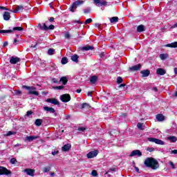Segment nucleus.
<instances>
[{
  "label": "nucleus",
  "instance_id": "obj_64",
  "mask_svg": "<svg viewBox=\"0 0 177 177\" xmlns=\"http://www.w3.org/2000/svg\"><path fill=\"white\" fill-rule=\"evenodd\" d=\"M174 73L175 74H177V68H174Z\"/></svg>",
  "mask_w": 177,
  "mask_h": 177
},
{
  "label": "nucleus",
  "instance_id": "obj_34",
  "mask_svg": "<svg viewBox=\"0 0 177 177\" xmlns=\"http://www.w3.org/2000/svg\"><path fill=\"white\" fill-rule=\"evenodd\" d=\"M68 62V59H67V57H64L62 58V60H61L62 64H67Z\"/></svg>",
  "mask_w": 177,
  "mask_h": 177
},
{
  "label": "nucleus",
  "instance_id": "obj_39",
  "mask_svg": "<svg viewBox=\"0 0 177 177\" xmlns=\"http://www.w3.org/2000/svg\"><path fill=\"white\" fill-rule=\"evenodd\" d=\"M10 164H16L17 162V160L15 158H12L10 160Z\"/></svg>",
  "mask_w": 177,
  "mask_h": 177
},
{
  "label": "nucleus",
  "instance_id": "obj_62",
  "mask_svg": "<svg viewBox=\"0 0 177 177\" xmlns=\"http://www.w3.org/2000/svg\"><path fill=\"white\" fill-rule=\"evenodd\" d=\"M88 96H92V91H88Z\"/></svg>",
  "mask_w": 177,
  "mask_h": 177
},
{
  "label": "nucleus",
  "instance_id": "obj_58",
  "mask_svg": "<svg viewBox=\"0 0 177 177\" xmlns=\"http://www.w3.org/2000/svg\"><path fill=\"white\" fill-rule=\"evenodd\" d=\"M73 23H78L79 24H82V21H77V20L73 21Z\"/></svg>",
  "mask_w": 177,
  "mask_h": 177
},
{
  "label": "nucleus",
  "instance_id": "obj_60",
  "mask_svg": "<svg viewBox=\"0 0 177 177\" xmlns=\"http://www.w3.org/2000/svg\"><path fill=\"white\" fill-rule=\"evenodd\" d=\"M0 9H1L2 10H8V9H6V8L3 6H0Z\"/></svg>",
  "mask_w": 177,
  "mask_h": 177
},
{
  "label": "nucleus",
  "instance_id": "obj_28",
  "mask_svg": "<svg viewBox=\"0 0 177 177\" xmlns=\"http://www.w3.org/2000/svg\"><path fill=\"white\" fill-rule=\"evenodd\" d=\"M78 57H80L78 55L75 54L74 55L71 57V59L72 62H75V63H77L78 62Z\"/></svg>",
  "mask_w": 177,
  "mask_h": 177
},
{
  "label": "nucleus",
  "instance_id": "obj_49",
  "mask_svg": "<svg viewBox=\"0 0 177 177\" xmlns=\"http://www.w3.org/2000/svg\"><path fill=\"white\" fill-rule=\"evenodd\" d=\"M65 37H66L67 39H70V38H71L70 33L66 32Z\"/></svg>",
  "mask_w": 177,
  "mask_h": 177
},
{
  "label": "nucleus",
  "instance_id": "obj_46",
  "mask_svg": "<svg viewBox=\"0 0 177 177\" xmlns=\"http://www.w3.org/2000/svg\"><path fill=\"white\" fill-rule=\"evenodd\" d=\"M91 175L93 176H97V171H96V170H93L91 172Z\"/></svg>",
  "mask_w": 177,
  "mask_h": 177
},
{
  "label": "nucleus",
  "instance_id": "obj_56",
  "mask_svg": "<svg viewBox=\"0 0 177 177\" xmlns=\"http://www.w3.org/2000/svg\"><path fill=\"white\" fill-rule=\"evenodd\" d=\"M94 3H95V5L98 4V6H99L100 3V0H94Z\"/></svg>",
  "mask_w": 177,
  "mask_h": 177
},
{
  "label": "nucleus",
  "instance_id": "obj_33",
  "mask_svg": "<svg viewBox=\"0 0 177 177\" xmlns=\"http://www.w3.org/2000/svg\"><path fill=\"white\" fill-rule=\"evenodd\" d=\"M168 140H170L171 142H173L175 143L177 140V138L176 136H169L167 138Z\"/></svg>",
  "mask_w": 177,
  "mask_h": 177
},
{
  "label": "nucleus",
  "instance_id": "obj_6",
  "mask_svg": "<svg viewBox=\"0 0 177 177\" xmlns=\"http://www.w3.org/2000/svg\"><path fill=\"white\" fill-rule=\"evenodd\" d=\"M82 3H84V1H75L71 7V12H75V9H77V6L82 5Z\"/></svg>",
  "mask_w": 177,
  "mask_h": 177
},
{
  "label": "nucleus",
  "instance_id": "obj_32",
  "mask_svg": "<svg viewBox=\"0 0 177 177\" xmlns=\"http://www.w3.org/2000/svg\"><path fill=\"white\" fill-rule=\"evenodd\" d=\"M159 57L161 60H165V59H168V54H160Z\"/></svg>",
  "mask_w": 177,
  "mask_h": 177
},
{
  "label": "nucleus",
  "instance_id": "obj_27",
  "mask_svg": "<svg viewBox=\"0 0 177 177\" xmlns=\"http://www.w3.org/2000/svg\"><path fill=\"white\" fill-rule=\"evenodd\" d=\"M42 122H44V120L41 119H37L35 122V125L37 127H41V125H42Z\"/></svg>",
  "mask_w": 177,
  "mask_h": 177
},
{
  "label": "nucleus",
  "instance_id": "obj_7",
  "mask_svg": "<svg viewBox=\"0 0 177 177\" xmlns=\"http://www.w3.org/2000/svg\"><path fill=\"white\" fill-rule=\"evenodd\" d=\"M12 171L7 169L6 167L0 166V175H10Z\"/></svg>",
  "mask_w": 177,
  "mask_h": 177
},
{
  "label": "nucleus",
  "instance_id": "obj_35",
  "mask_svg": "<svg viewBox=\"0 0 177 177\" xmlns=\"http://www.w3.org/2000/svg\"><path fill=\"white\" fill-rule=\"evenodd\" d=\"M111 23H117L118 21V17H113L110 19Z\"/></svg>",
  "mask_w": 177,
  "mask_h": 177
},
{
  "label": "nucleus",
  "instance_id": "obj_36",
  "mask_svg": "<svg viewBox=\"0 0 177 177\" xmlns=\"http://www.w3.org/2000/svg\"><path fill=\"white\" fill-rule=\"evenodd\" d=\"M107 5V1L106 0H102L100 1L99 6H106Z\"/></svg>",
  "mask_w": 177,
  "mask_h": 177
},
{
  "label": "nucleus",
  "instance_id": "obj_52",
  "mask_svg": "<svg viewBox=\"0 0 177 177\" xmlns=\"http://www.w3.org/2000/svg\"><path fill=\"white\" fill-rule=\"evenodd\" d=\"M15 95H21V91H15Z\"/></svg>",
  "mask_w": 177,
  "mask_h": 177
},
{
  "label": "nucleus",
  "instance_id": "obj_24",
  "mask_svg": "<svg viewBox=\"0 0 177 177\" xmlns=\"http://www.w3.org/2000/svg\"><path fill=\"white\" fill-rule=\"evenodd\" d=\"M59 82H62L63 85H66L67 82H68V79H67L66 76L62 77L59 80Z\"/></svg>",
  "mask_w": 177,
  "mask_h": 177
},
{
  "label": "nucleus",
  "instance_id": "obj_59",
  "mask_svg": "<svg viewBox=\"0 0 177 177\" xmlns=\"http://www.w3.org/2000/svg\"><path fill=\"white\" fill-rule=\"evenodd\" d=\"M49 21H50L51 23L53 22V21H55V18H54V17H50V18L49 19Z\"/></svg>",
  "mask_w": 177,
  "mask_h": 177
},
{
  "label": "nucleus",
  "instance_id": "obj_3",
  "mask_svg": "<svg viewBox=\"0 0 177 177\" xmlns=\"http://www.w3.org/2000/svg\"><path fill=\"white\" fill-rule=\"evenodd\" d=\"M24 30L23 27L17 26L14 27L12 30H0V34H10L13 31H23Z\"/></svg>",
  "mask_w": 177,
  "mask_h": 177
},
{
  "label": "nucleus",
  "instance_id": "obj_51",
  "mask_svg": "<svg viewBox=\"0 0 177 177\" xmlns=\"http://www.w3.org/2000/svg\"><path fill=\"white\" fill-rule=\"evenodd\" d=\"M51 153H52L53 156H56V155L59 154V151H52Z\"/></svg>",
  "mask_w": 177,
  "mask_h": 177
},
{
  "label": "nucleus",
  "instance_id": "obj_26",
  "mask_svg": "<svg viewBox=\"0 0 177 177\" xmlns=\"http://www.w3.org/2000/svg\"><path fill=\"white\" fill-rule=\"evenodd\" d=\"M166 48H177V41L165 45Z\"/></svg>",
  "mask_w": 177,
  "mask_h": 177
},
{
  "label": "nucleus",
  "instance_id": "obj_25",
  "mask_svg": "<svg viewBox=\"0 0 177 177\" xmlns=\"http://www.w3.org/2000/svg\"><path fill=\"white\" fill-rule=\"evenodd\" d=\"M89 81L91 84H96V81H97V76L96 75L91 76L90 77Z\"/></svg>",
  "mask_w": 177,
  "mask_h": 177
},
{
  "label": "nucleus",
  "instance_id": "obj_18",
  "mask_svg": "<svg viewBox=\"0 0 177 177\" xmlns=\"http://www.w3.org/2000/svg\"><path fill=\"white\" fill-rule=\"evenodd\" d=\"M23 9H24L23 6H17L15 9L12 11V13H19V12H21Z\"/></svg>",
  "mask_w": 177,
  "mask_h": 177
},
{
  "label": "nucleus",
  "instance_id": "obj_45",
  "mask_svg": "<svg viewBox=\"0 0 177 177\" xmlns=\"http://www.w3.org/2000/svg\"><path fill=\"white\" fill-rule=\"evenodd\" d=\"M154 150H155V149L153 148V147H147V151H149V153H151V152L154 151Z\"/></svg>",
  "mask_w": 177,
  "mask_h": 177
},
{
  "label": "nucleus",
  "instance_id": "obj_11",
  "mask_svg": "<svg viewBox=\"0 0 177 177\" xmlns=\"http://www.w3.org/2000/svg\"><path fill=\"white\" fill-rule=\"evenodd\" d=\"M135 156H137L138 157H142V152L140 150H134L130 154V157H135Z\"/></svg>",
  "mask_w": 177,
  "mask_h": 177
},
{
  "label": "nucleus",
  "instance_id": "obj_20",
  "mask_svg": "<svg viewBox=\"0 0 177 177\" xmlns=\"http://www.w3.org/2000/svg\"><path fill=\"white\" fill-rule=\"evenodd\" d=\"M82 110H84L85 109L86 110H91V105L88 103H83L82 104V106L80 108Z\"/></svg>",
  "mask_w": 177,
  "mask_h": 177
},
{
  "label": "nucleus",
  "instance_id": "obj_43",
  "mask_svg": "<svg viewBox=\"0 0 177 177\" xmlns=\"http://www.w3.org/2000/svg\"><path fill=\"white\" fill-rule=\"evenodd\" d=\"M93 20L92 19L89 18V19H87L85 22H84V24H89L90 23H92Z\"/></svg>",
  "mask_w": 177,
  "mask_h": 177
},
{
  "label": "nucleus",
  "instance_id": "obj_10",
  "mask_svg": "<svg viewBox=\"0 0 177 177\" xmlns=\"http://www.w3.org/2000/svg\"><path fill=\"white\" fill-rule=\"evenodd\" d=\"M24 172L28 175L29 176H34V174H35V169H25Z\"/></svg>",
  "mask_w": 177,
  "mask_h": 177
},
{
  "label": "nucleus",
  "instance_id": "obj_15",
  "mask_svg": "<svg viewBox=\"0 0 177 177\" xmlns=\"http://www.w3.org/2000/svg\"><path fill=\"white\" fill-rule=\"evenodd\" d=\"M44 111H48V113H51L54 114V113H56V111H55V109L49 106H44Z\"/></svg>",
  "mask_w": 177,
  "mask_h": 177
},
{
  "label": "nucleus",
  "instance_id": "obj_57",
  "mask_svg": "<svg viewBox=\"0 0 177 177\" xmlns=\"http://www.w3.org/2000/svg\"><path fill=\"white\" fill-rule=\"evenodd\" d=\"M170 153L171 154H177V149L172 150Z\"/></svg>",
  "mask_w": 177,
  "mask_h": 177
},
{
  "label": "nucleus",
  "instance_id": "obj_23",
  "mask_svg": "<svg viewBox=\"0 0 177 177\" xmlns=\"http://www.w3.org/2000/svg\"><path fill=\"white\" fill-rule=\"evenodd\" d=\"M3 17L4 20L8 21V20L10 19V13H9V12H5L3 15Z\"/></svg>",
  "mask_w": 177,
  "mask_h": 177
},
{
  "label": "nucleus",
  "instance_id": "obj_40",
  "mask_svg": "<svg viewBox=\"0 0 177 177\" xmlns=\"http://www.w3.org/2000/svg\"><path fill=\"white\" fill-rule=\"evenodd\" d=\"M42 171L44 173L49 172L50 171V167H44Z\"/></svg>",
  "mask_w": 177,
  "mask_h": 177
},
{
  "label": "nucleus",
  "instance_id": "obj_61",
  "mask_svg": "<svg viewBox=\"0 0 177 177\" xmlns=\"http://www.w3.org/2000/svg\"><path fill=\"white\" fill-rule=\"evenodd\" d=\"M3 46H8V41H5Z\"/></svg>",
  "mask_w": 177,
  "mask_h": 177
},
{
  "label": "nucleus",
  "instance_id": "obj_50",
  "mask_svg": "<svg viewBox=\"0 0 177 177\" xmlns=\"http://www.w3.org/2000/svg\"><path fill=\"white\" fill-rule=\"evenodd\" d=\"M31 114H32V111H28L26 112L27 117H30L31 115Z\"/></svg>",
  "mask_w": 177,
  "mask_h": 177
},
{
  "label": "nucleus",
  "instance_id": "obj_8",
  "mask_svg": "<svg viewBox=\"0 0 177 177\" xmlns=\"http://www.w3.org/2000/svg\"><path fill=\"white\" fill-rule=\"evenodd\" d=\"M60 99L62 102H64V103H67V102H70L71 100V97L69 94H64L61 95Z\"/></svg>",
  "mask_w": 177,
  "mask_h": 177
},
{
  "label": "nucleus",
  "instance_id": "obj_19",
  "mask_svg": "<svg viewBox=\"0 0 177 177\" xmlns=\"http://www.w3.org/2000/svg\"><path fill=\"white\" fill-rule=\"evenodd\" d=\"M140 67H142V65L140 64H138L136 66H131L130 68L131 71H138V70H140Z\"/></svg>",
  "mask_w": 177,
  "mask_h": 177
},
{
  "label": "nucleus",
  "instance_id": "obj_2",
  "mask_svg": "<svg viewBox=\"0 0 177 177\" xmlns=\"http://www.w3.org/2000/svg\"><path fill=\"white\" fill-rule=\"evenodd\" d=\"M24 89L28 91V95H35V96H39V93L37 91V88L34 86H23Z\"/></svg>",
  "mask_w": 177,
  "mask_h": 177
},
{
  "label": "nucleus",
  "instance_id": "obj_9",
  "mask_svg": "<svg viewBox=\"0 0 177 177\" xmlns=\"http://www.w3.org/2000/svg\"><path fill=\"white\" fill-rule=\"evenodd\" d=\"M97 154H99V151L97 149L91 151L87 153V158H94V157H96Z\"/></svg>",
  "mask_w": 177,
  "mask_h": 177
},
{
  "label": "nucleus",
  "instance_id": "obj_63",
  "mask_svg": "<svg viewBox=\"0 0 177 177\" xmlns=\"http://www.w3.org/2000/svg\"><path fill=\"white\" fill-rule=\"evenodd\" d=\"M50 175L52 177L55 176V172H51Z\"/></svg>",
  "mask_w": 177,
  "mask_h": 177
},
{
  "label": "nucleus",
  "instance_id": "obj_30",
  "mask_svg": "<svg viewBox=\"0 0 177 177\" xmlns=\"http://www.w3.org/2000/svg\"><path fill=\"white\" fill-rule=\"evenodd\" d=\"M93 49V46H85L82 47V50H92Z\"/></svg>",
  "mask_w": 177,
  "mask_h": 177
},
{
  "label": "nucleus",
  "instance_id": "obj_4",
  "mask_svg": "<svg viewBox=\"0 0 177 177\" xmlns=\"http://www.w3.org/2000/svg\"><path fill=\"white\" fill-rule=\"evenodd\" d=\"M46 24H48V21L43 24H39V30H43L44 31H48V30H55V26L50 25L48 26Z\"/></svg>",
  "mask_w": 177,
  "mask_h": 177
},
{
  "label": "nucleus",
  "instance_id": "obj_47",
  "mask_svg": "<svg viewBox=\"0 0 177 177\" xmlns=\"http://www.w3.org/2000/svg\"><path fill=\"white\" fill-rule=\"evenodd\" d=\"M86 129L85 127H79L77 129V131H80V132H84Z\"/></svg>",
  "mask_w": 177,
  "mask_h": 177
},
{
  "label": "nucleus",
  "instance_id": "obj_13",
  "mask_svg": "<svg viewBox=\"0 0 177 177\" xmlns=\"http://www.w3.org/2000/svg\"><path fill=\"white\" fill-rule=\"evenodd\" d=\"M38 138L39 137L35 136H26L25 140L27 142H32V140H35V139H38Z\"/></svg>",
  "mask_w": 177,
  "mask_h": 177
},
{
  "label": "nucleus",
  "instance_id": "obj_12",
  "mask_svg": "<svg viewBox=\"0 0 177 177\" xmlns=\"http://www.w3.org/2000/svg\"><path fill=\"white\" fill-rule=\"evenodd\" d=\"M46 102H47V103H52V104H59V101L56 98H48Z\"/></svg>",
  "mask_w": 177,
  "mask_h": 177
},
{
  "label": "nucleus",
  "instance_id": "obj_16",
  "mask_svg": "<svg viewBox=\"0 0 177 177\" xmlns=\"http://www.w3.org/2000/svg\"><path fill=\"white\" fill-rule=\"evenodd\" d=\"M156 74H158V75H164L167 74V71L161 68H159L156 70Z\"/></svg>",
  "mask_w": 177,
  "mask_h": 177
},
{
  "label": "nucleus",
  "instance_id": "obj_29",
  "mask_svg": "<svg viewBox=\"0 0 177 177\" xmlns=\"http://www.w3.org/2000/svg\"><path fill=\"white\" fill-rule=\"evenodd\" d=\"M137 31L138 32H143L145 31V26L143 25H140L137 27Z\"/></svg>",
  "mask_w": 177,
  "mask_h": 177
},
{
  "label": "nucleus",
  "instance_id": "obj_5",
  "mask_svg": "<svg viewBox=\"0 0 177 177\" xmlns=\"http://www.w3.org/2000/svg\"><path fill=\"white\" fill-rule=\"evenodd\" d=\"M147 140L149 142H151L152 143H156V145H160L162 146H164V145H165V142H164V141L156 138H148Z\"/></svg>",
  "mask_w": 177,
  "mask_h": 177
},
{
  "label": "nucleus",
  "instance_id": "obj_53",
  "mask_svg": "<svg viewBox=\"0 0 177 177\" xmlns=\"http://www.w3.org/2000/svg\"><path fill=\"white\" fill-rule=\"evenodd\" d=\"M52 82H53L54 84H57V82H59V81H58L56 78H53V79H52Z\"/></svg>",
  "mask_w": 177,
  "mask_h": 177
},
{
  "label": "nucleus",
  "instance_id": "obj_22",
  "mask_svg": "<svg viewBox=\"0 0 177 177\" xmlns=\"http://www.w3.org/2000/svg\"><path fill=\"white\" fill-rule=\"evenodd\" d=\"M70 149H71V145L70 144L65 145L62 148V151H68Z\"/></svg>",
  "mask_w": 177,
  "mask_h": 177
},
{
  "label": "nucleus",
  "instance_id": "obj_44",
  "mask_svg": "<svg viewBox=\"0 0 177 177\" xmlns=\"http://www.w3.org/2000/svg\"><path fill=\"white\" fill-rule=\"evenodd\" d=\"M122 77H118V78H117V83L118 84H121L122 82Z\"/></svg>",
  "mask_w": 177,
  "mask_h": 177
},
{
  "label": "nucleus",
  "instance_id": "obj_54",
  "mask_svg": "<svg viewBox=\"0 0 177 177\" xmlns=\"http://www.w3.org/2000/svg\"><path fill=\"white\" fill-rule=\"evenodd\" d=\"M95 27H97V28H99V29H100L102 27V25L100 24H95Z\"/></svg>",
  "mask_w": 177,
  "mask_h": 177
},
{
  "label": "nucleus",
  "instance_id": "obj_31",
  "mask_svg": "<svg viewBox=\"0 0 177 177\" xmlns=\"http://www.w3.org/2000/svg\"><path fill=\"white\" fill-rule=\"evenodd\" d=\"M113 172H117V168H111L105 173V175L107 174H113Z\"/></svg>",
  "mask_w": 177,
  "mask_h": 177
},
{
  "label": "nucleus",
  "instance_id": "obj_48",
  "mask_svg": "<svg viewBox=\"0 0 177 177\" xmlns=\"http://www.w3.org/2000/svg\"><path fill=\"white\" fill-rule=\"evenodd\" d=\"M91 12V8H88L84 10V13H89Z\"/></svg>",
  "mask_w": 177,
  "mask_h": 177
},
{
  "label": "nucleus",
  "instance_id": "obj_21",
  "mask_svg": "<svg viewBox=\"0 0 177 177\" xmlns=\"http://www.w3.org/2000/svg\"><path fill=\"white\" fill-rule=\"evenodd\" d=\"M156 120L161 122L165 120V117L162 115V114H158L156 115Z\"/></svg>",
  "mask_w": 177,
  "mask_h": 177
},
{
  "label": "nucleus",
  "instance_id": "obj_37",
  "mask_svg": "<svg viewBox=\"0 0 177 177\" xmlns=\"http://www.w3.org/2000/svg\"><path fill=\"white\" fill-rule=\"evenodd\" d=\"M48 54L50 55H55V49L53 48L48 49Z\"/></svg>",
  "mask_w": 177,
  "mask_h": 177
},
{
  "label": "nucleus",
  "instance_id": "obj_42",
  "mask_svg": "<svg viewBox=\"0 0 177 177\" xmlns=\"http://www.w3.org/2000/svg\"><path fill=\"white\" fill-rule=\"evenodd\" d=\"M53 88H54V89L62 90V89H64V86H57Z\"/></svg>",
  "mask_w": 177,
  "mask_h": 177
},
{
  "label": "nucleus",
  "instance_id": "obj_41",
  "mask_svg": "<svg viewBox=\"0 0 177 177\" xmlns=\"http://www.w3.org/2000/svg\"><path fill=\"white\" fill-rule=\"evenodd\" d=\"M11 135H16V132L15 131H8L7 133V134L6 135V136H10Z\"/></svg>",
  "mask_w": 177,
  "mask_h": 177
},
{
  "label": "nucleus",
  "instance_id": "obj_14",
  "mask_svg": "<svg viewBox=\"0 0 177 177\" xmlns=\"http://www.w3.org/2000/svg\"><path fill=\"white\" fill-rule=\"evenodd\" d=\"M19 62H20V58L17 57H12L10 60V63H11V64H16L17 63H19Z\"/></svg>",
  "mask_w": 177,
  "mask_h": 177
},
{
  "label": "nucleus",
  "instance_id": "obj_1",
  "mask_svg": "<svg viewBox=\"0 0 177 177\" xmlns=\"http://www.w3.org/2000/svg\"><path fill=\"white\" fill-rule=\"evenodd\" d=\"M144 164L148 168H151V169H157L159 167L158 162L153 158H146Z\"/></svg>",
  "mask_w": 177,
  "mask_h": 177
},
{
  "label": "nucleus",
  "instance_id": "obj_55",
  "mask_svg": "<svg viewBox=\"0 0 177 177\" xmlns=\"http://www.w3.org/2000/svg\"><path fill=\"white\" fill-rule=\"evenodd\" d=\"M169 165H171V168H173V169H175V165L174 162H169Z\"/></svg>",
  "mask_w": 177,
  "mask_h": 177
},
{
  "label": "nucleus",
  "instance_id": "obj_38",
  "mask_svg": "<svg viewBox=\"0 0 177 177\" xmlns=\"http://www.w3.org/2000/svg\"><path fill=\"white\" fill-rule=\"evenodd\" d=\"M137 128H138V129H140L141 131H143V124L138 123L137 124Z\"/></svg>",
  "mask_w": 177,
  "mask_h": 177
},
{
  "label": "nucleus",
  "instance_id": "obj_17",
  "mask_svg": "<svg viewBox=\"0 0 177 177\" xmlns=\"http://www.w3.org/2000/svg\"><path fill=\"white\" fill-rule=\"evenodd\" d=\"M140 73L142 74V78H145V77H149V75H150V71H149V70L141 71Z\"/></svg>",
  "mask_w": 177,
  "mask_h": 177
}]
</instances>
